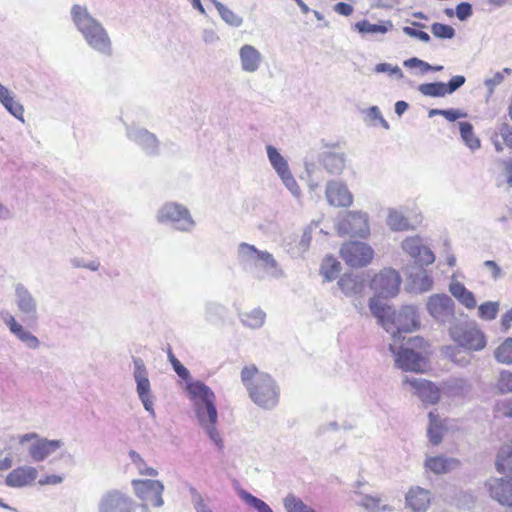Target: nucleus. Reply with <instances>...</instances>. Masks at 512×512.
Wrapping results in <instances>:
<instances>
[{
    "label": "nucleus",
    "instance_id": "9",
    "mask_svg": "<svg viewBox=\"0 0 512 512\" xmlns=\"http://www.w3.org/2000/svg\"><path fill=\"white\" fill-rule=\"evenodd\" d=\"M157 219L161 223H173L180 230H189L194 225L187 208L176 203H167L162 206Z\"/></svg>",
    "mask_w": 512,
    "mask_h": 512
},
{
    "label": "nucleus",
    "instance_id": "18",
    "mask_svg": "<svg viewBox=\"0 0 512 512\" xmlns=\"http://www.w3.org/2000/svg\"><path fill=\"white\" fill-rule=\"evenodd\" d=\"M402 248L420 265H429L435 260L433 252L422 244V240L419 237L405 239L402 243Z\"/></svg>",
    "mask_w": 512,
    "mask_h": 512
},
{
    "label": "nucleus",
    "instance_id": "1",
    "mask_svg": "<svg viewBox=\"0 0 512 512\" xmlns=\"http://www.w3.org/2000/svg\"><path fill=\"white\" fill-rule=\"evenodd\" d=\"M241 380L247 388L252 401L264 409L275 407L280 399V390L274 379L261 372L254 364L245 366L241 371Z\"/></svg>",
    "mask_w": 512,
    "mask_h": 512
},
{
    "label": "nucleus",
    "instance_id": "2",
    "mask_svg": "<svg viewBox=\"0 0 512 512\" xmlns=\"http://www.w3.org/2000/svg\"><path fill=\"white\" fill-rule=\"evenodd\" d=\"M189 399L193 402L197 417L201 425L207 430L210 438L221 446V439L214 431V425L217 421V411L215 408V395L201 381H190L186 385Z\"/></svg>",
    "mask_w": 512,
    "mask_h": 512
},
{
    "label": "nucleus",
    "instance_id": "14",
    "mask_svg": "<svg viewBox=\"0 0 512 512\" xmlns=\"http://www.w3.org/2000/svg\"><path fill=\"white\" fill-rule=\"evenodd\" d=\"M455 305L453 300L446 294H434L427 301V310L429 314L439 321L454 316Z\"/></svg>",
    "mask_w": 512,
    "mask_h": 512
},
{
    "label": "nucleus",
    "instance_id": "31",
    "mask_svg": "<svg viewBox=\"0 0 512 512\" xmlns=\"http://www.w3.org/2000/svg\"><path fill=\"white\" fill-rule=\"evenodd\" d=\"M267 155L279 176L290 170L287 161L281 156L275 147L268 145Z\"/></svg>",
    "mask_w": 512,
    "mask_h": 512
},
{
    "label": "nucleus",
    "instance_id": "58",
    "mask_svg": "<svg viewBox=\"0 0 512 512\" xmlns=\"http://www.w3.org/2000/svg\"><path fill=\"white\" fill-rule=\"evenodd\" d=\"M427 26L420 22H410V25H406L402 28V32H422Z\"/></svg>",
    "mask_w": 512,
    "mask_h": 512
},
{
    "label": "nucleus",
    "instance_id": "60",
    "mask_svg": "<svg viewBox=\"0 0 512 512\" xmlns=\"http://www.w3.org/2000/svg\"><path fill=\"white\" fill-rule=\"evenodd\" d=\"M499 409L504 416L512 418V399L506 400L503 403H501Z\"/></svg>",
    "mask_w": 512,
    "mask_h": 512
},
{
    "label": "nucleus",
    "instance_id": "21",
    "mask_svg": "<svg viewBox=\"0 0 512 512\" xmlns=\"http://www.w3.org/2000/svg\"><path fill=\"white\" fill-rule=\"evenodd\" d=\"M490 496L501 505L512 506V477L495 479L489 484Z\"/></svg>",
    "mask_w": 512,
    "mask_h": 512
},
{
    "label": "nucleus",
    "instance_id": "16",
    "mask_svg": "<svg viewBox=\"0 0 512 512\" xmlns=\"http://www.w3.org/2000/svg\"><path fill=\"white\" fill-rule=\"evenodd\" d=\"M134 377L137 383V392L145 409L153 413V401L150 394V382L147 378L146 368L141 359H134Z\"/></svg>",
    "mask_w": 512,
    "mask_h": 512
},
{
    "label": "nucleus",
    "instance_id": "20",
    "mask_svg": "<svg viewBox=\"0 0 512 512\" xmlns=\"http://www.w3.org/2000/svg\"><path fill=\"white\" fill-rule=\"evenodd\" d=\"M37 478L34 467L23 466L12 470L6 477L5 483L9 487H23L32 484Z\"/></svg>",
    "mask_w": 512,
    "mask_h": 512
},
{
    "label": "nucleus",
    "instance_id": "44",
    "mask_svg": "<svg viewBox=\"0 0 512 512\" xmlns=\"http://www.w3.org/2000/svg\"><path fill=\"white\" fill-rule=\"evenodd\" d=\"M4 107L17 119L23 121L24 109L21 104L16 102L12 96L6 99L3 103Z\"/></svg>",
    "mask_w": 512,
    "mask_h": 512
},
{
    "label": "nucleus",
    "instance_id": "40",
    "mask_svg": "<svg viewBox=\"0 0 512 512\" xmlns=\"http://www.w3.org/2000/svg\"><path fill=\"white\" fill-rule=\"evenodd\" d=\"M498 310L497 302H485L478 307V314L481 319L492 320L496 317Z\"/></svg>",
    "mask_w": 512,
    "mask_h": 512
},
{
    "label": "nucleus",
    "instance_id": "37",
    "mask_svg": "<svg viewBox=\"0 0 512 512\" xmlns=\"http://www.w3.org/2000/svg\"><path fill=\"white\" fill-rule=\"evenodd\" d=\"M284 507L287 512H316L312 507L292 494L284 499Z\"/></svg>",
    "mask_w": 512,
    "mask_h": 512
},
{
    "label": "nucleus",
    "instance_id": "56",
    "mask_svg": "<svg viewBox=\"0 0 512 512\" xmlns=\"http://www.w3.org/2000/svg\"><path fill=\"white\" fill-rule=\"evenodd\" d=\"M226 24L233 27H239L242 24V18L226 7Z\"/></svg>",
    "mask_w": 512,
    "mask_h": 512
},
{
    "label": "nucleus",
    "instance_id": "11",
    "mask_svg": "<svg viewBox=\"0 0 512 512\" xmlns=\"http://www.w3.org/2000/svg\"><path fill=\"white\" fill-rule=\"evenodd\" d=\"M31 440H35V442L29 448V454L33 460L38 462L43 461L62 446L60 440L39 439L36 433H28L19 438L21 444Z\"/></svg>",
    "mask_w": 512,
    "mask_h": 512
},
{
    "label": "nucleus",
    "instance_id": "26",
    "mask_svg": "<svg viewBox=\"0 0 512 512\" xmlns=\"http://www.w3.org/2000/svg\"><path fill=\"white\" fill-rule=\"evenodd\" d=\"M496 469L501 474H512V443L501 446L496 458Z\"/></svg>",
    "mask_w": 512,
    "mask_h": 512
},
{
    "label": "nucleus",
    "instance_id": "19",
    "mask_svg": "<svg viewBox=\"0 0 512 512\" xmlns=\"http://www.w3.org/2000/svg\"><path fill=\"white\" fill-rule=\"evenodd\" d=\"M326 198L330 205L335 207H347L352 203V194L347 187L336 181H331L326 187Z\"/></svg>",
    "mask_w": 512,
    "mask_h": 512
},
{
    "label": "nucleus",
    "instance_id": "12",
    "mask_svg": "<svg viewBox=\"0 0 512 512\" xmlns=\"http://www.w3.org/2000/svg\"><path fill=\"white\" fill-rule=\"evenodd\" d=\"M338 229L353 236L365 237L369 233L366 213L349 211L339 221Z\"/></svg>",
    "mask_w": 512,
    "mask_h": 512
},
{
    "label": "nucleus",
    "instance_id": "54",
    "mask_svg": "<svg viewBox=\"0 0 512 512\" xmlns=\"http://www.w3.org/2000/svg\"><path fill=\"white\" fill-rule=\"evenodd\" d=\"M244 499L249 505L258 510V512H260L266 505L263 500L248 493L245 494Z\"/></svg>",
    "mask_w": 512,
    "mask_h": 512
},
{
    "label": "nucleus",
    "instance_id": "52",
    "mask_svg": "<svg viewBox=\"0 0 512 512\" xmlns=\"http://www.w3.org/2000/svg\"><path fill=\"white\" fill-rule=\"evenodd\" d=\"M361 505L367 510L376 511L380 508V499L372 496H365Z\"/></svg>",
    "mask_w": 512,
    "mask_h": 512
},
{
    "label": "nucleus",
    "instance_id": "62",
    "mask_svg": "<svg viewBox=\"0 0 512 512\" xmlns=\"http://www.w3.org/2000/svg\"><path fill=\"white\" fill-rule=\"evenodd\" d=\"M354 28L357 32H369L370 30V22L366 19L358 21L355 23Z\"/></svg>",
    "mask_w": 512,
    "mask_h": 512
},
{
    "label": "nucleus",
    "instance_id": "55",
    "mask_svg": "<svg viewBox=\"0 0 512 512\" xmlns=\"http://www.w3.org/2000/svg\"><path fill=\"white\" fill-rule=\"evenodd\" d=\"M334 11L343 16H349L353 12V6L346 2H338L334 6Z\"/></svg>",
    "mask_w": 512,
    "mask_h": 512
},
{
    "label": "nucleus",
    "instance_id": "64",
    "mask_svg": "<svg viewBox=\"0 0 512 512\" xmlns=\"http://www.w3.org/2000/svg\"><path fill=\"white\" fill-rule=\"evenodd\" d=\"M504 143L512 148V129L506 128L501 133Z\"/></svg>",
    "mask_w": 512,
    "mask_h": 512
},
{
    "label": "nucleus",
    "instance_id": "35",
    "mask_svg": "<svg viewBox=\"0 0 512 512\" xmlns=\"http://www.w3.org/2000/svg\"><path fill=\"white\" fill-rule=\"evenodd\" d=\"M494 356L498 362L512 364V338L504 340L495 350Z\"/></svg>",
    "mask_w": 512,
    "mask_h": 512
},
{
    "label": "nucleus",
    "instance_id": "17",
    "mask_svg": "<svg viewBox=\"0 0 512 512\" xmlns=\"http://www.w3.org/2000/svg\"><path fill=\"white\" fill-rule=\"evenodd\" d=\"M241 250L243 254L247 255L253 262L260 263V266L269 271L272 276L277 277L282 274L272 254L266 251H259L249 244H242Z\"/></svg>",
    "mask_w": 512,
    "mask_h": 512
},
{
    "label": "nucleus",
    "instance_id": "13",
    "mask_svg": "<svg viewBox=\"0 0 512 512\" xmlns=\"http://www.w3.org/2000/svg\"><path fill=\"white\" fill-rule=\"evenodd\" d=\"M70 14L72 22L79 32H105L101 23L89 13L86 6L74 4Z\"/></svg>",
    "mask_w": 512,
    "mask_h": 512
},
{
    "label": "nucleus",
    "instance_id": "27",
    "mask_svg": "<svg viewBox=\"0 0 512 512\" xmlns=\"http://www.w3.org/2000/svg\"><path fill=\"white\" fill-rule=\"evenodd\" d=\"M429 426H428V437L433 445H438L443 438L445 431V425L439 419V416L434 412H430L429 415Z\"/></svg>",
    "mask_w": 512,
    "mask_h": 512
},
{
    "label": "nucleus",
    "instance_id": "57",
    "mask_svg": "<svg viewBox=\"0 0 512 512\" xmlns=\"http://www.w3.org/2000/svg\"><path fill=\"white\" fill-rule=\"evenodd\" d=\"M512 325V308L503 314L501 318V326L504 332H507Z\"/></svg>",
    "mask_w": 512,
    "mask_h": 512
},
{
    "label": "nucleus",
    "instance_id": "61",
    "mask_svg": "<svg viewBox=\"0 0 512 512\" xmlns=\"http://www.w3.org/2000/svg\"><path fill=\"white\" fill-rule=\"evenodd\" d=\"M503 166L508 185L512 187V161H504Z\"/></svg>",
    "mask_w": 512,
    "mask_h": 512
},
{
    "label": "nucleus",
    "instance_id": "24",
    "mask_svg": "<svg viewBox=\"0 0 512 512\" xmlns=\"http://www.w3.org/2000/svg\"><path fill=\"white\" fill-rule=\"evenodd\" d=\"M449 291L467 309L472 310L476 307L477 302L474 294L461 282H452Z\"/></svg>",
    "mask_w": 512,
    "mask_h": 512
},
{
    "label": "nucleus",
    "instance_id": "29",
    "mask_svg": "<svg viewBox=\"0 0 512 512\" xmlns=\"http://www.w3.org/2000/svg\"><path fill=\"white\" fill-rule=\"evenodd\" d=\"M458 462L454 459H447L441 456L429 457L425 465L426 467L436 474L446 473Z\"/></svg>",
    "mask_w": 512,
    "mask_h": 512
},
{
    "label": "nucleus",
    "instance_id": "39",
    "mask_svg": "<svg viewBox=\"0 0 512 512\" xmlns=\"http://www.w3.org/2000/svg\"><path fill=\"white\" fill-rule=\"evenodd\" d=\"M129 455L141 475L154 477L158 474L156 469L146 465L145 461L137 452L131 451Z\"/></svg>",
    "mask_w": 512,
    "mask_h": 512
},
{
    "label": "nucleus",
    "instance_id": "7",
    "mask_svg": "<svg viewBox=\"0 0 512 512\" xmlns=\"http://www.w3.org/2000/svg\"><path fill=\"white\" fill-rule=\"evenodd\" d=\"M135 495L143 502L142 504H151L154 507H161L164 503L162 494L163 484L158 480H132Z\"/></svg>",
    "mask_w": 512,
    "mask_h": 512
},
{
    "label": "nucleus",
    "instance_id": "33",
    "mask_svg": "<svg viewBox=\"0 0 512 512\" xmlns=\"http://www.w3.org/2000/svg\"><path fill=\"white\" fill-rule=\"evenodd\" d=\"M460 134L463 141L466 145L472 150L478 149L480 147V140L474 134L473 126L469 122H460L459 123Z\"/></svg>",
    "mask_w": 512,
    "mask_h": 512
},
{
    "label": "nucleus",
    "instance_id": "46",
    "mask_svg": "<svg viewBox=\"0 0 512 512\" xmlns=\"http://www.w3.org/2000/svg\"><path fill=\"white\" fill-rule=\"evenodd\" d=\"M498 388L503 393L512 392V372L502 371L498 379Z\"/></svg>",
    "mask_w": 512,
    "mask_h": 512
},
{
    "label": "nucleus",
    "instance_id": "4",
    "mask_svg": "<svg viewBox=\"0 0 512 512\" xmlns=\"http://www.w3.org/2000/svg\"><path fill=\"white\" fill-rule=\"evenodd\" d=\"M411 347L403 348L396 354V364L405 371L425 372L427 365L428 344L422 337L409 339Z\"/></svg>",
    "mask_w": 512,
    "mask_h": 512
},
{
    "label": "nucleus",
    "instance_id": "28",
    "mask_svg": "<svg viewBox=\"0 0 512 512\" xmlns=\"http://www.w3.org/2000/svg\"><path fill=\"white\" fill-rule=\"evenodd\" d=\"M18 309L25 314H34L36 312V303L31 294L23 286L16 288Z\"/></svg>",
    "mask_w": 512,
    "mask_h": 512
},
{
    "label": "nucleus",
    "instance_id": "25",
    "mask_svg": "<svg viewBox=\"0 0 512 512\" xmlns=\"http://www.w3.org/2000/svg\"><path fill=\"white\" fill-rule=\"evenodd\" d=\"M242 67L244 70L254 72L259 67L261 57L259 52L250 45H245L240 50Z\"/></svg>",
    "mask_w": 512,
    "mask_h": 512
},
{
    "label": "nucleus",
    "instance_id": "8",
    "mask_svg": "<svg viewBox=\"0 0 512 512\" xmlns=\"http://www.w3.org/2000/svg\"><path fill=\"white\" fill-rule=\"evenodd\" d=\"M340 254L347 265L351 267H363L371 262L374 252L371 247L365 243L351 241L342 246Z\"/></svg>",
    "mask_w": 512,
    "mask_h": 512
},
{
    "label": "nucleus",
    "instance_id": "50",
    "mask_svg": "<svg viewBox=\"0 0 512 512\" xmlns=\"http://www.w3.org/2000/svg\"><path fill=\"white\" fill-rule=\"evenodd\" d=\"M393 29L391 20H379L377 23H370L369 32H389Z\"/></svg>",
    "mask_w": 512,
    "mask_h": 512
},
{
    "label": "nucleus",
    "instance_id": "59",
    "mask_svg": "<svg viewBox=\"0 0 512 512\" xmlns=\"http://www.w3.org/2000/svg\"><path fill=\"white\" fill-rule=\"evenodd\" d=\"M431 32H455V29L450 25L435 22L431 25Z\"/></svg>",
    "mask_w": 512,
    "mask_h": 512
},
{
    "label": "nucleus",
    "instance_id": "5",
    "mask_svg": "<svg viewBox=\"0 0 512 512\" xmlns=\"http://www.w3.org/2000/svg\"><path fill=\"white\" fill-rule=\"evenodd\" d=\"M100 512H150V510L147 504L137 505L131 497L119 491H113L102 499Z\"/></svg>",
    "mask_w": 512,
    "mask_h": 512
},
{
    "label": "nucleus",
    "instance_id": "63",
    "mask_svg": "<svg viewBox=\"0 0 512 512\" xmlns=\"http://www.w3.org/2000/svg\"><path fill=\"white\" fill-rule=\"evenodd\" d=\"M195 507L198 512H212L211 509L200 496H197Z\"/></svg>",
    "mask_w": 512,
    "mask_h": 512
},
{
    "label": "nucleus",
    "instance_id": "45",
    "mask_svg": "<svg viewBox=\"0 0 512 512\" xmlns=\"http://www.w3.org/2000/svg\"><path fill=\"white\" fill-rule=\"evenodd\" d=\"M344 293L356 292L358 290V282L351 275H344L338 282Z\"/></svg>",
    "mask_w": 512,
    "mask_h": 512
},
{
    "label": "nucleus",
    "instance_id": "47",
    "mask_svg": "<svg viewBox=\"0 0 512 512\" xmlns=\"http://www.w3.org/2000/svg\"><path fill=\"white\" fill-rule=\"evenodd\" d=\"M285 186L291 191V193L295 196L300 195V187L298 186L296 180L294 179L293 175L291 174L290 170L285 172L284 174L279 176Z\"/></svg>",
    "mask_w": 512,
    "mask_h": 512
},
{
    "label": "nucleus",
    "instance_id": "42",
    "mask_svg": "<svg viewBox=\"0 0 512 512\" xmlns=\"http://www.w3.org/2000/svg\"><path fill=\"white\" fill-rule=\"evenodd\" d=\"M168 360L173 366L174 371L179 377L187 380L190 377L189 371L181 364V362L175 357L171 347L167 348Z\"/></svg>",
    "mask_w": 512,
    "mask_h": 512
},
{
    "label": "nucleus",
    "instance_id": "43",
    "mask_svg": "<svg viewBox=\"0 0 512 512\" xmlns=\"http://www.w3.org/2000/svg\"><path fill=\"white\" fill-rule=\"evenodd\" d=\"M168 360L173 366L174 371L179 377L187 380L190 377L189 371L181 364V362L175 357L171 347L167 348Z\"/></svg>",
    "mask_w": 512,
    "mask_h": 512
},
{
    "label": "nucleus",
    "instance_id": "3",
    "mask_svg": "<svg viewBox=\"0 0 512 512\" xmlns=\"http://www.w3.org/2000/svg\"><path fill=\"white\" fill-rule=\"evenodd\" d=\"M370 309L380 324L388 332L391 331L394 337L402 332H412L420 327L417 310L413 306H405L396 313L390 306L380 304L377 299H371Z\"/></svg>",
    "mask_w": 512,
    "mask_h": 512
},
{
    "label": "nucleus",
    "instance_id": "49",
    "mask_svg": "<svg viewBox=\"0 0 512 512\" xmlns=\"http://www.w3.org/2000/svg\"><path fill=\"white\" fill-rule=\"evenodd\" d=\"M404 66L408 68H420L422 73H426L432 69L430 64L415 57L404 61Z\"/></svg>",
    "mask_w": 512,
    "mask_h": 512
},
{
    "label": "nucleus",
    "instance_id": "41",
    "mask_svg": "<svg viewBox=\"0 0 512 512\" xmlns=\"http://www.w3.org/2000/svg\"><path fill=\"white\" fill-rule=\"evenodd\" d=\"M388 225L391 229L397 231H403L409 228L408 220L398 212H392L389 214Z\"/></svg>",
    "mask_w": 512,
    "mask_h": 512
},
{
    "label": "nucleus",
    "instance_id": "30",
    "mask_svg": "<svg viewBox=\"0 0 512 512\" xmlns=\"http://www.w3.org/2000/svg\"><path fill=\"white\" fill-rule=\"evenodd\" d=\"M322 162L326 170L332 174L341 173L345 166V159L343 155L339 153H325Z\"/></svg>",
    "mask_w": 512,
    "mask_h": 512
},
{
    "label": "nucleus",
    "instance_id": "10",
    "mask_svg": "<svg viewBox=\"0 0 512 512\" xmlns=\"http://www.w3.org/2000/svg\"><path fill=\"white\" fill-rule=\"evenodd\" d=\"M452 339L469 350H481L486 345L484 334L475 327L455 326L450 331Z\"/></svg>",
    "mask_w": 512,
    "mask_h": 512
},
{
    "label": "nucleus",
    "instance_id": "23",
    "mask_svg": "<svg viewBox=\"0 0 512 512\" xmlns=\"http://www.w3.org/2000/svg\"><path fill=\"white\" fill-rule=\"evenodd\" d=\"M430 501V492L421 487L411 488L406 495V503L414 512H424Z\"/></svg>",
    "mask_w": 512,
    "mask_h": 512
},
{
    "label": "nucleus",
    "instance_id": "6",
    "mask_svg": "<svg viewBox=\"0 0 512 512\" xmlns=\"http://www.w3.org/2000/svg\"><path fill=\"white\" fill-rule=\"evenodd\" d=\"M401 278L397 271L393 269H385L372 279L370 286L376 292L377 299L380 304V298L394 297L399 292Z\"/></svg>",
    "mask_w": 512,
    "mask_h": 512
},
{
    "label": "nucleus",
    "instance_id": "34",
    "mask_svg": "<svg viewBox=\"0 0 512 512\" xmlns=\"http://www.w3.org/2000/svg\"><path fill=\"white\" fill-rule=\"evenodd\" d=\"M265 313L258 308L252 309L242 314L241 320L247 327L259 328L265 322Z\"/></svg>",
    "mask_w": 512,
    "mask_h": 512
},
{
    "label": "nucleus",
    "instance_id": "15",
    "mask_svg": "<svg viewBox=\"0 0 512 512\" xmlns=\"http://www.w3.org/2000/svg\"><path fill=\"white\" fill-rule=\"evenodd\" d=\"M405 383L414 390V394L424 403L436 404L440 400V389L431 381L406 377Z\"/></svg>",
    "mask_w": 512,
    "mask_h": 512
},
{
    "label": "nucleus",
    "instance_id": "51",
    "mask_svg": "<svg viewBox=\"0 0 512 512\" xmlns=\"http://www.w3.org/2000/svg\"><path fill=\"white\" fill-rule=\"evenodd\" d=\"M465 83V77L461 75L454 76L446 84V93L451 94Z\"/></svg>",
    "mask_w": 512,
    "mask_h": 512
},
{
    "label": "nucleus",
    "instance_id": "48",
    "mask_svg": "<svg viewBox=\"0 0 512 512\" xmlns=\"http://www.w3.org/2000/svg\"><path fill=\"white\" fill-rule=\"evenodd\" d=\"M473 13L472 5L469 2H461L455 8V15L460 21L467 20Z\"/></svg>",
    "mask_w": 512,
    "mask_h": 512
},
{
    "label": "nucleus",
    "instance_id": "36",
    "mask_svg": "<svg viewBox=\"0 0 512 512\" xmlns=\"http://www.w3.org/2000/svg\"><path fill=\"white\" fill-rule=\"evenodd\" d=\"M421 94L429 97H444L446 93V84L443 82H433L421 84L418 88Z\"/></svg>",
    "mask_w": 512,
    "mask_h": 512
},
{
    "label": "nucleus",
    "instance_id": "38",
    "mask_svg": "<svg viewBox=\"0 0 512 512\" xmlns=\"http://www.w3.org/2000/svg\"><path fill=\"white\" fill-rule=\"evenodd\" d=\"M86 40L91 47L99 51H106L110 47L107 34H86Z\"/></svg>",
    "mask_w": 512,
    "mask_h": 512
},
{
    "label": "nucleus",
    "instance_id": "22",
    "mask_svg": "<svg viewBox=\"0 0 512 512\" xmlns=\"http://www.w3.org/2000/svg\"><path fill=\"white\" fill-rule=\"evenodd\" d=\"M3 319L10 332L14 334L20 341L24 342L28 347L33 349L39 347L40 342L38 338L32 335L29 331H26L23 326L16 321L14 316L6 313Z\"/></svg>",
    "mask_w": 512,
    "mask_h": 512
},
{
    "label": "nucleus",
    "instance_id": "32",
    "mask_svg": "<svg viewBox=\"0 0 512 512\" xmlns=\"http://www.w3.org/2000/svg\"><path fill=\"white\" fill-rule=\"evenodd\" d=\"M341 270V265L339 261L335 258L329 256L326 257L321 265V274L327 281L334 280L337 278Z\"/></svg>",
    "mask_w": 512,
    "mask_h": 512
},
{
    "label": "nucleus",
    "instance_id": "53",
    "mask_svg": "<svg viewBox=\"0 0 512 512\" xmlns=\"http://www.w3.org/2000/svg\"><path fill=\"white\" fill-rule=\"evenodd\" d=\"M442 116L446 120L453 122V121H456L457 119L466 117L467 114L458 109H448V110H444L442 112Z\"/></svg>",
    "mask_w": 512,
    "mask_h": 512
}]
</instances>
